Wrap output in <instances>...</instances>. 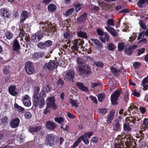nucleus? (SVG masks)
<instances>
[{"mask_svg": "<svg viewBox=\"0 0 148 148\" xmlns=\"http://www.w3.org/2000/svg\"><path fill=\"white\" fill-rule=\"evenodd\" d=\"M76 86L81 90L87 92L89 91L88 88L84 86V84L82 82H78L76 84Z\"/></svg>", "mask_w": 148, "mask_h": 148, "instance_id": "nucleus-18", "label": "nucleus"}, {"mask_svg": "<svg viewBox=\"0 0 148 148\" xmlns=\"http://www.w3.org/2000/svg\"><path fill=\"white\" fill-rule=\"evenodd\" d=\"M125 43L123 42H119L118 44V49L119 51L123 50L125 48Z\"/></svg>", "mask_w": 148, "mask_h": 148, "instance_id": "nucleus-39", "label": "nucleus"}, {"mask_svg": "<svg viewBox=\"0 0 148 148\" xmlns=\"http://www.w3.org/2000/svg\"><path fill=\"white\" fill-rule=\"evenodd\" d=\"M28 12L25 10L23 11L20 17V23H22L25 20V19L28 17Z\"/></svg>", "mask_w": 148, "mask_h": 148, "instance_id": "nucleus-21", "label": "nucleus"}, {"mask_svg": "<svg viewBox=\"0 0 148 148\" xmlns=\"http://www.w3.org/2000/svg\"><path fill=\"white\" fill-rule=\"evenodd\" d=\"M23 99H21L23 102L24 105L27 107H29L31 106V103L30 100V99L28 95H26L23 97Z\"/></svg>", "mask_w": 148, "mask_h": 148, "instance_id": "nucleus-12", "label": "nucleus"}, {"mask_svg": "<svg viewBox=\"0 0 148 148\" xmlns=\"http://www.w3.org/2000/svg\"><path fill=\"white\" fill-rule=\"evenodd\" d=\"M126 120L129 124L132 123L133 124L136 123V118L135 116H129L127 118Z\"/></svg>", "mask_w": 148, "mask_h": 148, "instance_id": "nucleus-29", "label": "nucleus"}, {"mask_svg": "<svg viewBox=\"0 0 148 148\" xmlns=\"http://www.w3.org/2000/svg\"><path fill=\"white\" fill-rule=\"evenodd\" d=\"M25 68L26 72L28 74H32L35 71L34 65H25Z\"/></svg>", "mask_w": 148, "mask_h": 148, "instance_id": "nucleus-16", "label": "nucleus"}, {"mask_svg": "<svg viewBox=\"0 0 148 148\" xmlns=\"http://www.w3.org/2000/svg\"><path fill=\"white\" fill-rule=\"evenodd\" d=\"M105 95L104 93L99 94L97 96L99 101L102 102L105 98Z\"/></svg>", "mask_w": 148, "mask_h": 148, "instance_id": "nucleus-41", "label": "nucleus"}, {"mask_svg": "<svg viewBox=\"0 0 148 148\" xmlns=\"http://www.w3.org/2000/svg\"><path fill=\"white\" fill-rule=\"evenodd\" d=\"M69 103L72 104V107L77 108L78 107L79 103L77 102V100H74L72 99H70Z\"/></svg>", "mask_w": 148, "mask_h": 148, "instance_id": "nucleus-33", "label": "nucleus"}, {"mask_svg": "<svg viewBox=\"0 0 148 148\" xmlns=\"http://www.w3.org/2000/svg\"><path fill=\"white\" fill-rule=\"evenodd\" d=\"M91 40L94 42V44L96 47L101 49L103 48V46L100 42L97 39L92 38Z\"/></svg>", "mask_w": 148, "mask_h": 148, "instance_id": "nucleus-25", "label": "nucleus"}, {"mask_svg": "<svg viewBox=\"0 0 148 148\" xmlns=\"http://www.w3.org/2000/svg\"><path fill=\"white\" fill-rule=\"evenodd\" d=\"M89 97L93 102L95 103H97V99L96 97L91 95Z\"/></svg>", "mask_w": 148, "mask_h": 148, "instance_id": "nucleus-59", "label": "nucleus"}, {"mask_svg": "<svg viewBox=\"0 0 148 148\" xmlns=\"http://www.w3.org/2000/svg\"><path fill=\"white\" fill-rule=\"evenodd\" d=\"M81 138H82V140L85 144L87 145L89 143L88 140L85 135L81 136Z\"/></svg>", "mask_w": 148, "mask_h": 148, "instance_id": "nucleus-43", "label": "nucleus"}, {"mask_svg": "<svg viewBox=\"0 0 148 148\" xmlns=\"http://www.w3.org/2000/svg\"><path fill=\"white\" fill-rule=\"evenodd\" d=\"M93 133V132H86L84 135H85L88 138H90V137L92 135Z\"/></svg>", "mask_w": 148, "mask_h": 148, "instance_id": "nucleus-53", "label": "nucleus"}, {"mask_svg": "<svg viewBox=\"0 0 148 148\" xmlns=\"http://www.w3.org/2000/svg\"><path fill=\"white\" fill-rule=\"evenodd\" d=\"M53 66V65H44L43 68L44 69H47V70L48 71H51L54 69H56L58 65Z\"/></svg>", "mask_w": 148, "mask_h": 148, "instance_id": "nucleus-38", "label": "nucleus"}, {"mask_svg": "<svg viewBox=\"0 0 148 148\" xmlns=\"http://www.w3.org/2000/svg\"><path fill=\"white\" fill-rule=\"evenodd\" d=\"M9 65L8 66L6 65L3 68V71L5 75H7L9 73Z\"/></svg>", "mask_w": 148, "mask_h": 148, "instance_id": "nucleus-48", "label": "nucleus"}, {"mask_svg": "<svg viewBox=\"0 0 148 148\" xmlns=\"http://www.w3.org/2000/svg\"><path fill=\"white\" fill-rule=\"evenodd\" d=\"M44 26L45 27H43V29H45V31L47 32H52V31H54L56 30V27L53 26L52 24L49 22H47Z\"/></svg>", "mask_w": 148, "mask_h": 148, "instance_id": "nucleus-9", "label": "nucleus"}, {"mask_svg": "<svg viewBox=\"0 0 148 148\" xmlns=\"http://www.w3.org/2000/svg\"><path fill=\"white\" fill-rule=\"evenodd\" d=\"M55 97L53 96L47 98L46 104L47 108H51L53 110L57 109V106L55 103Z\"/></svg>", "mask_w": 148, "mask_h": 148, "instance_id": "nucleus-4", "label": "nucleus"}, {"mask_svg": "<svg viewBox=\"0 0 148 148\" xmlns=\"http://www.w3.org/2000/svg\"><path fill=\"white\" fill-rule=\"evenodd\" d=\"M73 48L74 49L75 51H77L78 50L79 48V46L80 45L79 43L78 44V41L77 40H75L73 41Z\"/></svg>", "mask_w": 148, "mask_h": 148, "instance_id": "nucleus-34", "label": "nucleus"}, {"mask_svg": "<svg viewBox=\"0 0 148 148\" xmlns=\"http://www.w3.org/2000/svg\"><path fill=\"white\" fill-rule=\"evenodd\" d=\"M33 103L35 107L38 106L40 108H42L45 105V101L42 97L37 96L33 97Z\"/></svg>", "mask_w": 148, "mask_h": 148, "instance_id": "nucleus-1", "label": "nucleus"}, {"mask_svg": "<svg viewBox=\"0 0 148 148\" xmlns=\"http://www.w3.org/2000/svg\"><path fill=\"white\" fill-rule=\"evenodd\" d=\"M77 64H83L85 62L84 58L82 59L81 58L78 57L77 58Z\"/></svg>", "mask_w": 148, "mask_h": 148, "instance_id": "nucleus-47", "label": "nucleus"}, {"mask_svg": "<svg viewBox=\"0 0 148 148\" xmlns=\"http://www.w3.org/2000/svg\"><path fill=\"white\" fill-rule=\"evenodd\" d=\"M20 123V120L19 118H15L11 120L10 123V126L12 128H15L18 127Z\"/></svg>", "mask_w": 148, "mask_h": 148, "instance_id": "nucleus-13", "label": "nucleus"}, {"mask_svg": "<svg viewBox=\"0 0 148 148\" xmlns=\"http://www.w3.org/2000/svg\"><path fill=\"white\" fill-rule=\"evenodd\" d=\"M58 140L57 137L52 134H47L46 137L45 143L47 145L52 146L55 145Z\"/></svg>", "mask_w": 148, "mask_h": 148, "instance_id": "nucleus-2", "label": "nucleus"}, {"mask_svg": "<svg viewBox=\"0 0 148 148\" xmlns=\"http://www.w3.org/2000/svg\"><path fill=\"white\" fill-rule=\"evenodd\" d=\"M59 65V63L56 61L50 60L49 62L45 64V65Z\"/></svg>", "mask_w": 148, "mask_h": 148, "instance_id": "nucleus-50", "label": "nucleus"}, {"mask_svg": "<svg viewBox=\"0 0 148 148\" xmlns=\"http://www.w3.org/2000/svg\"><path fill=\"white\" fill-rule=\"evenodd\" d=\"M87 14L86 13H84L77 19V21L78 23H83L85 22L86 19Z\"/></svg>", "mask_w": 148, "mask_h": 148, "instance_id": "nucleus-23", "label": "nucleus"}, {"mask_svg": "<svg viewBox=\"0 0 148 148\" xmlns=\"http://www.w3.org/2000/svg\"><path fill=\"white\" fill-rule=\"evenodd\" d=\"M8 120V118L6 116H4L1 119V122L3 124H5L7 123Z\"/></svg>", "mask_w": 148, "mask_h": 148, "instance_id": "nucleus-60", "label": "nucleus"}, {"mask_svg": "<svg viewBox=\"0 0 148 148\" xmlns=\"http://www.w3.org/2000/svg\"><path fill=\"white\" fill-rule=\"evenodd\" d=\"M14 106L15 109H17L18 112H23L25 110L24 108L20 106L16 103L14 104Z\"/></svg>", "mask_w": 148, "mask_h": 148, "instance_id": "nucleus-37", "label": "nucleus"}, {"mask_svg": "<svg viewBox=\"0 0 148 148\" xmlns=\"http://www.w3.org/2000/svg\"><path fill=\"white\" fill-rule=\"evenodd\" d=\"M100 39L103 42L105 43L106 41L108 42L109 39L108 34L107 33H104L103 35L100 37Z\"/></svg>", "mask_w": 148, "mask_h": 148, "instance_id": "nucleus-27", "label": "nucleus"}, {"mask_svg": "<svg viewBox=\"0 0 148 148\" xmlns=\"http://www.w3.org/2000/svg\"><path fill=\"white\" fill-rule=\"evenodd\" d=\"M74 8H73L67 10L66 11L65 13L66 16H69L70 14H71L74 11Z\"/></svg>", "mask_w": 148, "mask_h": 148, "instance_id": "nucleus-49", "label": "nucleus"}, {"mask_svg": "<svg viewBox=\"0 0 148 148\" xmlns=\"http://www.w3.org/2000/svg\"><path fill=\"white\" fill-rule=\"evenodd\" d=\"M45 125L47 129L52 131L54 130L57 127V125L55 122L49 121L46 122Z\"/></svg>", "mask_w": 148, "mask_h": 148, "instance_id": "nucleus-11", "label": "nucleus"}, {"mask_svg": "<svg viewBox=\"0 0 148 148\" xmlns=\"http://www.w3.org/2000/svg\"><path fill=\"white\" fill-rule=\"evenodd\" d=\"M16 86L15 85L10 86L8 88L9 93L12 96H16L17 94V93L16 91Z\"/></svg>", "mask_w": 148, "mask_h": 148, "instance_id": "nucleus-15", "label": "nucleus"}, {"mask_svg": "<svg viewBox=\"0 0 148 148\" xmlns=\"http://www.w3.org/2000/svg\"><path fill=\"white\" fill-rule=\"evenodd\" d=\"M79 71L81 74H90L91 71L89 65H79Z\"/></svg>", "mask_w": 148, "mask_h": 148, "instance_id": "nucleus-5", "label": "nucleus"}, {"mask_svg": "<svg viewBox=\"0 0 148 148\" xmlns=\"http://www.w3.org/2000/svg\"><path fill=\"white\" fill-rule=\"evenodd\" d=\"M41 126H38L35 127L30 126L29 129V131L31 133H36L42 129Z\"/></svg>", "mask_w": 148, "mask_h": 148, "instance_id": "nucleus-22", "label": "nucleus"}, {"mask_svg": "<svg viewBox=\"0 0 148 148\" xmlns=\"http://www.w3.org/2000/svg\"><path fill=\"white\" fill-rule=\"evenodd\" d=\"M144 32H142L139 34L137 38L138 40L143 38L144 37L145 34Z\"/></svg>", "mask_w": 148, "mask_h": 148, "instance_id": "nucleus-61", "label": "nucleus"}, {"mask_svg": "<svg viewBox=\"0 0 148 148\" xmlns=\"http://www.w3.org/2000/svg\"><path fill=\"white\" fill-rule=\"evenodd\" d=\"M105 28L113 36L116 37L117 36V33L114 28L110 26L106 27Z\"/></svg>", "mask_w": 148, "mask_h": 148, "instance_id": "nucleus-19", "label": "nucleus"}, {"mask_svg": "<svg viewBox=\"0 0 148 148\" xmlns=\"http://www.w3.org/2000/svg\"><path fill=\"white\" fill-rule=\"evenodd\" d=\"M48 9L50 12H53L56 10V7L54 4H51L48 6Z\"/></svg>", "mask_w": 148, "mask_h": 148, "instance_id": "nucleus-36", "label": "nucleus"}, {"mask_svg": "<svg viewBox=\"0 0 148 148\" xmlns=\"http://www.w3.org/2000/svg\"><path fill=\"white\" fill-rule=\"evenodd\" d=\"M44 34V32L42 31L38 32L35 34V36L32 37V39L35 42H38L42 38Z\"/></svg>", "mask_w": 148, "mask_h": 148, "instance_id": "nucleus-7", "label": "nucleus"}, {"mask_svg": "<svg viewBox=\"0 0 148 148\" xmlns=\"http://www.w3.org/2000/svg\"><path fill=\"white\" fill-rule=\"evenodd\" d=\"M77 32L78 36L79 37L85 38H86L88 37L87 34L85 32L78 30Z\"/></svg>", "mask_w": 148, "mask_h": 148, "instance_id": "nucleus-28", "label": "nucleus"}, {"mask_svg": "<svg viewBox=\"0 0 148 148\" xmlns=\"http://www.w3.org/2000/svg\"><path fill=\"white\" fill-rule=\"evenodd\" d=\"M52 41L50 40H48L44 42H40L37 44V46L42 49H46L52 45Z\"/></svg>", "mask_w": 148, "mask_h": 148, "instance_id": "nucleus-6", "label": "nucleus"}, {"mask_svg": "<svg viewBox=\"0 0 148 148\" xmlns=\"http://www.w3.org/2000/svg\"><path fill=\"white\" fill-rule=\"evenodd\" d=\"M110 69L111 71L116 77H117L119 76V73L120 71V70H118L116 68L113 67H111Z\"/></svg>", "mask_w": 148, "mask_h": 148, "instance_id": "nucleus-30", "label": "nucleus"}, {"mask_svg": "<svg viewBox=\"0 0 148 148\" xmlns=\"http://www.w3.org/2000/svg\"><path fill=\"white\" fill-rule=\"evenodd\" d=\"M84 59L85 60H86L88 61L92 62V63H91V64H94L95 65H103V63L100 61H98L97 62L93 61V59L89 56H85L84 57Z\"/></svg>", "mask_w": 148, "mask_h": 148, "instance_id": "nucleus-17", "label": "nucleus"}, {"mask_svg": "<svg viewBox=\"0 0 148 148\" xmlns=\"http://www.w3.org/2000/svg\"><path fill=\"white\" fill-rule=\"evenodd\" d=\"M13 49L14 51H17L20 49V44L17 39L14 40L13 42Z\"/></svg>", "mask_w": 148, "mask_h": 148, "instance_id": "nucleus-24", "label": "nucleus"}, {"mask_svg": "<svg viewBox=\"0 0 148 148\" xmlns=\"http://www.w3.org/2000/svg\"><path fill=\"white\" fill-rule=\"evenodd\" d=\"M5 36L7 39L10 40L13 37V34L9 31H7L5 33Z\"/></svg>", "mask_w": 148, "mask_h": 148, "instance_id": "nucleus-45", "label": "nucleus"}, {"mask_svg": "<svg viewBox=\"0 0 148 148\" xmlns=\"http://www.w3.org/2000/svg\"><path fill=\"white\" fill-rule=\"evenodd\" d=\"M44 56V52H36L32 55V57L34 59H37L39 57H41Z\"/></svg>", "mask_w": 148, "mask_h": 148, "instance_id": "nucleus-26", "label": "nucleus"}, {"mask_svg": "<svg viewBox=\"0 0 148 148\" xmlns=\"http://www.w3.org/2000/svg\"><path fill=\"white\" fill-rule=\"evenodd\" d=\"M99 113L103 115H105L107 112L108 109L106 108H99Z\"/></svg>", "mask_w": 148, "mask_h": 148, "instance_id": "nucleus-44", "label": "nucleus"}, {"mask_svg": "<svg viewBox=\"0 0 148 148\" xmlns=\"http://www.w3.org/2000/svg\"><path fill=\"white\" fill-rule=\"evenodd\" d=\"M75 75V71L73 70H69L65 75V78L72 82H73V78Z\"/></svg>", "mask_w": 148, "mask_h": 148, "instance_id": "nucleus-10", "label": "nucleus"}, {"mask_svg": "<svg viewBox=\"0 0 148 148\" xmlns=\"http://www.w3.org/2000/svg\"><path fill=\"white\" fill-rule=\"evenodd\" d=\"M25 117L27 119H29L32 116L31 114L29 112H26L24 114Z\"/></svg>", "mask_w": 148, "mask_h": 148, "instance_id": "nucleus-52", "label": "nucleus"}, {"mask_svg": "<svg viewBox=\"0 0 148 148\" xmlns=\"http://www.w3.org/2000/svg\"><path fill=\"white\" fill-rule=\"evenodd\" d=\"M40 89L38 86H36L34 88V95L33 97H35L39 96V92Z\"/></svg>", "mask_w": 148, "mask_h": 148, "instance_id": "nucleus-35", "label": "nucleus"}, {"mask_svg": "<svg viewBox=\"0 0 148 148\" xmlns=\"http://www.w3.org/2000/svg\"><path fill=\"white\" fill-rule=\"evenodd\" d=\"M115 112V110L114 109H112L110 110L107 115V118L106 121L109 124H110L113 120L114 114Z\"/></svg>", "mask_w": 148, "mask_h": 148, "instance_id": "nucleus-8", "label": "nucleus"}, {"mask_svg": "<svg viewBox=\"0 0 148 148\" xmlns=\"http://www.w3.org/2000/svg\"><path fill=\"white\" fill-rule=\"evenodd\" d=\"M50 84L49 83H47L46 84L45 90L47 92H49L50 91L51 88Z\"/></svg>", "mask_w": 148, "mask_h": 148, "instance_id": "nucleus-56", "label": "nucleus"}, {"mask_svg": "<svg viewBox=\"0 0 148 148\" xmlns=\"http://www.w3.org/2000/svg\"><path fill=\"white\" fill-rule=\"evenodd\" d=\"M64 119L62 117H58L54 118V120L59 124L61 123L64 121Z\"/></svg>", "mask_w": 148, "mask_h": 148, "instance_id": "nucleus-40", "label": "nucleus"}, {"mask_svg": "<svg viewBox=\"0 0 148 148\" xmlns=\"http://www.w3.org/2000/svg\"><path fill=\"white\" fill-rule=\"evenodd\" d=\"M46 92L45 90H42L39 94L40 95L39 97H42L44 98V97H46Z\"/></svg>", "mask_w": 148, "mask_h": 148, "instance_id": "nucleus-57", "label": "nucleus"}, {"mask_svg": "<svg viewBox=\"0 0 148 148\" xmlns=\"http://www.w3.org/2000/svg\"><path fill=\"white\" fill-rule=\"evenodd\" d=\"M121 93L120 90H116L112 94L111 97V101L113 105H115L118 104L117 101Z\"/></svg>", "mask_w": 148, "mask_h": 148, "instance_id": "nucleus-3", "label": "nucleus"}, {"mask_svg": "<svg viewBox=\"0 0 148 148\" xmlns=\"http://www.w3.org/2000/svg\"><path fill=\"white\" fill-rule=\"evenodd\" d=\"M107 24L108 25L107 26H114V23L113 19H108L107 21Z\"/></svg>", "mask_w": 148, "mask_h": 148, "instance_id": "nucleus-46", "label": "nucleus"}, {"mask_svg": "<svg viewBox=\"0 0 148 148\" xmlns=\"http://www.w3.org/2000/svg\"><path fill=\"white\" fill-rule=\"evenodd\" d=\"M81 5L82 4L80 3L74 5V7L77 11V12L81 9L82 8L81 7Z\"/></svg>", "mask_w": 148, "mask_h": 148, "instance_id": "nucleus-51", "label": "nucleus"}, {"mask_svg": "<svg viewBox=\"0 0 148 148\" xmlns=\"http://www.w3.org/2000/svg\"><path fill=\"white\" fill-rule=\"evenodd\" d=\"M67 116L71 119H74L76 117V116L70 112L67 113Z\"/></svg>", "mask_w": 148, "mask_h": 148, "instance_id": "nucleus-63", "label": "nucleus"}, {"mask_svg": "<svg viewBox=\"0 0 148 148\" xmlns=\"http://www.w3.org/2000/svg\"><path fill=\"white\" fill-rule=\"evenodd\" d=\"M97 32L99 36H101L104 34L103 31L99 29H97Z\"/></svg>", "mask_w": 148, "mask_h": 148, "instance_id": "nucleus-62", "label": "nucleus"}, {"mask_svg": "<svg viewBox=\"0 0 148 148\" xmlns=\"http://www.w3.org/2000/svg\"><path fill=\"white\" fill-rule=\"evenodd\" d=\"M0 14L3 17L8 18L10 14V12L6 8H3L0 10Z\"/></svg>", "mask_w": 148, "mask_h": 148, "instance_id": "nucleus-20", "label": "nucleus"}, {"mask_svg": "<svg viewBox=\"0 0 148 148\" xmlns=\"http://www.w3.org/2000/svg\"><path fill=\"white\" fill-rule=\"evenodd\" d=\"M107 48L108 50L113 51L115 48V46L112 43H109L107 45Z\"/></svg>", "mask_w": 148, "mask_h": 148, "instance_id": "nucleus-42", "label": "nucleus"}, {"mask_svg": "<svg viewBox=\"0 0 148 148\" xmlns=\"http://www.w3.org/2000/svg\"><path fill=\"white\" fill-rule=\"evenodd\" d=\"M112 126L113 131H118L120 128V125L119 120L118 119L115 120L112 123Z\"/></svg>", "mask_w": 148, "mask_h": 148, "instance_id": "nucleus-14", "label": "nucleus"}, {"mask_svg": "<svg viewBox=\"0 0 148 148\" xmlns=\"http://www.w3.org/2000/svg\"><path fill=\"white\" fill-rule=\"evenodd\" d=\"M143 123L146 128L148 129V119L146 118L145 119Z\"/></svg>", "mask_w": 148, "mask_h": 148, "instance_id": "nucleus-64", "label": "nucleus"}, {"mask_svg": "<svg viewBox=\"0 0 148 148\" xmlns=\"http://www.w3.org/2000/svg\"><path fill=\"white\" fill-rule=\"evenodd\" d=\"M57 83L58 85H60L62 86L64 85V82L62 79L59 78L57 81Z\"/></svg>", "mask_w": 148, "mask_h": 148, "instance_id": "nucleus-54", "label": "nucleus"}, {"mask_svg": "<svg viewBox=\"0 0 148 148\" xmlns=\"http://www.w3.org/2000/svg\"><path fill=\"white\" fill-rule=\"evenodd\" d=\"M125 53L127 55H131L133 52V51L130 49L129 47H128V49H125Z\"/></svg>", "mask_w": 148, "mask_h": 148, "instance_id": "nucleus-55", "label": "nucleus"}, {"mask_svg": "<svg viewBox=\"0 0 148 148\" xmlns=\"http://www.w3.org/2000/svg\"><path fill=\"white\" fill-rule=\"evenodd\" d=\"M63 35L65 38L69 39L72 38L73 34L71 31H67L64 33Z\"/></svg>", "mask_w": 148, "mask_h": 148, "instance_id": "nucleus-31", "label": "nucleus"}, {"mask_svg": "<svg viewBox=\"0 0 148 148\" xmlns=\"http://www.w3.org/2000/svg\"><path fill=\"white\" fill-rule=\"evenodd\" d=\"M123 129L124 131L127 132L131 130L132 129L129 124L127 122L125 123L124 124Z\"/></svg>", "mask_w": 148, "mask_h": 148, "instance_id": "nucleus-32", "label": "nucleus"}, {"mask_svg": "<svg viewBox=\"0 0 148 148\" xmlns=\"http://www.w3.org/2000/svg\"><path fill=\"white\" fill-rule=\"evenodd\" d=\"M133 94L134 96L136 97H138L140 96V93L138 92H137L136 89L133 91Z\"/></svg>", "mask_w": 148, "mask_h": 148, "instance_id": "nucleus-58", "label": "nucleus"}]
</instances>
